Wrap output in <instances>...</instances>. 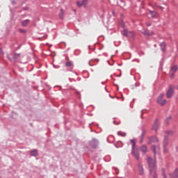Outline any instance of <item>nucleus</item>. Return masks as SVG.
Listing matches in <instances>:
<instances>
[{"mask_svg":"<svg viewBox=\"0 0 178 178\" xmlns=\"http://www.w3.org/2000/svg\"><path fill=\"white\" fill-rule=\"evenodd\" d=\"M147 162L148 164L149 173L152 177L158 178V176L156 175V159L154 158V160H153L152 158L147 157Z\"/></svg>","mask_w":178,"mask_h":178,"instance_id":"1","label":"nucleus"},{"mask_svg":"<svg viewBox=\"0 0 178 178\" xmlns=\"http://www.w3.org/2000/svg\"><path fill=\"white\" fill-rule=\"evenodd\" d=\"M130 143L132 144L131 147V154L138 161L140 159V152H138V150L136 149V140L135 139H131Z\"/></svg>","mask_w":178,"mask_h":178,"instance_id":"2","label":"nucleus"},{"mask_svg":"<svg viewBox=\"0 0 178 178\" xmlns=\"http://www.w3.org/2000/svg\"><path fill=\"white\" fill-rule=\"evenodd\" d=\"M164 97H165V94L161 93L157 97L156 102L157 104H159V105H161V106H163L166 105V103L168 102L166 99H163Z\"/></svg>","mask_w":178,"mask_h":178,"instance_id":"3","label":"nucleus"},{"mask_svg":"<svg viewBox=\"0 0 178 178\" xmlns=\"http://www.w3.org/2000/svg\"><path fill=\"white\" fill-rule=\"evenodd\" d=\"M7 58L10 60V62H17L20 59L19 54H11L7 56Z\"/></svg>","mask_w":178,"mask_h":178,"instance_id":"4","label":"nucleus"},{"mask_svg":"<svg viewBox=\"0 0 178 178\" xmlns=\"http://www.w3.org/2000/svg\"><path fill=\"white\" fill-rule=\"evenodd\" d=\"M88 143L90 147H91L93 149H95V148H98V145H99V140L95 138H93L91 140H89Z\"/></svg>","mask_w":178,"mask_h":178,"instance_id":"5","label":"nucleus"},{"mask_svg":"<svg viewBox=\"0 0 178 178\" xmlns=\"http://www.w3.org/2000/svg\"><path fill=\"white\" fill-rule=\"evenodd\" d=\"M76 5L78 8H87V5H88V0H81L76 2Z\"/></svg>","mask_w":178,"mask_h":178,"instance_id":"6","label":"nucleus"},{"mask_svg":"<svg viewBox=\"0 0 178 178\" xmlns=\"http://www.w3.org/2000/svg\"><path fill=\"white\" fill-rule=\"evenodd\" d=\"M122 34L125 37H129V38H133V37H134V32L129 31L127 29H124Z\"/></svg>","mask_w":178,"mask_h":178,"instance_id":"7","label":"nucleus"},{"mask_svg":"<svg viewBox=\"0 0 178 178\" xmlns=\"http://www.w3.org/2000/svg\"><path fill=\"white\" fill-rule=\"evenodd\" d=\"M158 122H159L158 118H156L152 126V130H153V131H158L159 129V125L158 124Z\"/></svg>","mask_w":178,"mask_h":178,"instance_id":"8","label":"nucleus"},{"mask_svg":"<svg viewBox=\"0 0 178 178\" xmlns=\"http://www.w3.org/2000/svg\"><path fill=\"white\" fill-rule=\"evenodd\" d=\"M168 144H169V136H165L163 143V148H165V147H168Z\"/></svg>","mask_w":178,"mask_h":178,"instance_id":"9","label":"nucleus"},{"mask_svg":"<svg viewBox=\"0 0 178 178\" xmlns=\"http://www.w3.org/2000/svg\"><path fill=\"white\" fill-rule=\"evenodd\" d=\"M175 94V90H168L166 92L167 98H172V95Z\"/></svg>","mask_w":178,"mask_h":178,"instance_id":"10","label":"nucleus"},{"mask_svg":"<svg viewBox=\"0 0 178 178\" xmlns=\"http://www.w3.org/2000/svg\"><path fill=\"white\" fill-rule=\"evenodd\" d=\"M170 178H178V169L176 168L174 172L170 174Z\"/></svg>","mask_w":178,"mask_h":178,"instance_id":"11","label":"nucleus"},{"mask_svg":"<svg viewBox=\"0 0 178 178\" xmlns=\"http://www.w3.org/2000/svg\"><path fill=\"white\" fill-rule=\"evenodd\" d=\"M150 148H151L152 151L154 152V159H156V148H158V146L153 145L151 146Z\"/></svg>","mask_w":178,"mask_h":178,"instance_id":"12","label":"nucleus"},{"mask_svg":"<svg viewBox=\"0 0 178 178\" xmlns=\"http://www.w3.org/2000/svg\"><path fill=\"white\" fill-rule=\"evenodd\" d=\"M138 168L139 175H140V176H142V175H144V168H143V165H141V163H139L138 165Z\"/></svg>","mask_w":178,"mask_h":178,"instance_id":"13","label":"nucleus"},{"mask_svg":"<svg viewBox=\"0 0 178 178\" xmlns=\"http://www.w3.org/2000/svg\"><path fill=\"white\" fill-rule=\"evenodd\" d=\"M31 156H38V150L33 149L30 152Z\"/></svg>","mask_w":178,"mask_h":178,"instance_id":"14","label":"nucleus"},{"mask_svg":"<svg viewBox=\"0 0 178 178\" xmlns=\"http://www.w3.org/2000/svg\"><path fill=\"white\" fill-rule=\"evenodd\" d=\"M140 151L141 152H143V154H146L147 149V146L145 145H143L140 147Z\"/></svg>","mask_w":178,"mask_h":178,"instance_id":"15","label":"nucleus"},{"mask_svg":"<svg viewBox=\"0 0 178 178\" xmlns=\"http://www.w3.org/2000/svg\"><path fill=\"white\" fill-rule=\"evenodd\" d=\"M29 23H30V19H25L22 22V26L26 27V26H27V24H29Z\"/></svg>","mask_w":178,"mask_h":178,"instance_id":"16","label":"nucleus"},{"mask_svg":"<svg viewBox=\"0 0 178 178\" xmlns=\"http://www.w3.org/2000/svg\"><path fill=\"white\" fill-rule=\"evenodd\" d=\"M177 69H178V67L177 65H174L171 67L170 69V72L171 73H175L177 72Z\"/></svg>","mask_w":178,"mask_h":178,"instance_id":"17","label":"nucleus"},{"mask_svg":"<svg viewBox=\"0 0 178 178\" xmlns=\"http://www.w3.org/2000/svg\"><path fill=\"white\" fill-rule=\"evenodd\" d=\"M168 90H178V85H170Z\"/></svg>","mask_w":178,"mask_h":178,"instance_id":"18","label":"nucleus"},{"mask_svg":"<svg viewBox=\"0 0 178 178\" xmlns=\"http://www.w3.org/2000/svg\"><path fill=\"white\" fill-rule=\"evenodd\" d=\"M150 140L152 141V143H158L159 140H158V138L156 136H152L150 137Z\"/></svg>","mask_w":178,"mask_h":178,"instance_id":"19","label":"nucleus"},{"mask_svg":"<svg viewBox=\"0 0 178 178\" xmlns=\"http://www.w3.org/2000/svg\"><path fill=\"white\" fill-rule=\"evenodd\" d=\"M149 15H151L152 17H156V15H158L156 11H152V10H149Z\"/></svg>","mask_w":178,"mask_h":178,"instance_id":"20","label":"nucleus"},{"mask_svg":"<svg viewBox=\"0 0 178 178\" xmlns=\"http://www.w3.org/2000/svg\"><path fill=\"white\" fill-rule=\"evenodd\" d=\"M140 129L142 130V134L140 135V138H144V136H145V134L147 133V130L144 129V127H141Z\"/></svg>","mask_w":178,"mask_h":178,"instance_id":"21","label":"nucleus"},{"mask_svg":"<svg viewBox=\"0 0 178 178\" xmlns=\"http://www.w3.org/2000/svg\"><path fill=\"white\" fill-rule=\"evenodd\" d=\"M161 49L162 51H165V48H166V43L165 42H163L160 44Z\"/></svg>","mask_w":178,"mask_h":178,"instance_id":"22","label":"nucleus"},{"mask_svg":"<svg viewBox=\"0 0 178 178\" xmlns=\"http://www.w3.org/2000/svg\"><path fill=\"white\" fill-rule=\"evenodd\" d=\"M143 34L145 35H154V32H148V31H144L143 32Z\"/></svg>","mask_w":178,"mask_h":178,"instance_id":"23","label":"nucleus"},{"mask_svg":"<svg viewBox=\"0 0 178 178\" xmlns=\"http://www.w3.org/2000/svg\"><path fill=\"white\" fill-rule=\"evenodd\" d=\"M118 136H121L122 137H126L127 134L126 132L122 133V131H118Z\"/></svg>","mask_w":178,"mask_h":178,"instance_id":"24","label":"nucleus"},{"mask_svg":"<svg viewBox=\"0 0 178 178\" xmlns=\"http://www.w3.org/2000/svg\"><path fill=\"white\" fill-rule=\"evenodd\" d=\"M161 172H162L163 177V178H168L167 176H166V172H165V168H162Z\"/></svg>","mask_w":178,"mask_h":178,"instance_id":"25","label":"nucleus"},{"mask_svg":"<svg viewBox=\"0 0 178 178\" xmlns=\"http://www.w3.org/2000/svg\"><path fill=\"white\" fill-rule=\"evenodd\" d=\"M72 61H68V62H67V63H65V66H66L67 67H72Z\"/></svg>","mask_w":178,"mask_h":178,"instance_id":"26","label":"nucleus"},{"mask_svg":"<svg viewBox=\"0 0 178 178\" xmlns=\"http://www.w3.org/2000/svg\"><path fill=\"white\" fill-rule=\"evenodd\" d=\"M165 134H168V136H173V131H165Z\"/></svg>","mask_w":178,"mask_h":178,"instance_id":"27","label":"nucleus"},{"mask_svg":"<svg viewBox=\"0 0 178 178\" xmlns=\"http://www.w3.org/2000/svg\"><path fill=\"white\" fill-rule=\"evenodd\" d=\"M170 120H172V116L168 117V118H166V120H165L166 124H169V122H170Z\"/></svg>","mask_w":178,"mask_h":178,"instance_id":"28","label":"nucleus"},{"mask_svg":"<svg viewBox=\"0 0 178 178\" xmlns=\"http://www.w3.org/2000/svg\"><path fill=\"white\" fill-rule=\"evenodd\" d=\"M143 141H144V138L140 137L139 143H140V144H143Z\"/></svg>","mask_w":178,"mask_h":178,"instance_id":"29","label":"nucleus"},{"mask_svg":"<svg viewBox=\"0 0 178 178\" xmlns=\"http://www.w3.org/2000/svg\"><path fill=\"white\" fill-rule=\"evenodd\" d=\"M60 17L62 19L63 17V9H61L60 14Z\"/></svg>","mask_w":178,"mask_h":178,"instance_id":"30","label":"nucleus"},{"mask_svg":"<svg viewBox=\"0 0 178 178\" xmlns=\"http://www.w3.org/2000/svg\"><path fill=\"white\" fill-rule=\"evenodd\" d=\"M170 77L171 79H173V78L175 77V73L172 72V73L170 74Z\"/></svg>","mask_w":178,"mask_h":178,"instance_id":"31","label":"nucleus"},{"mask_svg":"<svg viewBox=\"0 0 178 178\" xmlns=\"http://www.w3.org/2000/svg\"><path fill=\"white\" fill-rule=\"evenodd\" d=\"M147 144H149V145L152 144V140H151L150 138H149V140L147 142Z\"/></svg>","mask_w":178,"mask_h":178,"instance_id":"32","label":"nucleus"},{"mask_svg":"<svg viewBox=\"0 0 178 178\" xmlns=\"http://www.w3.org/2000/svg\"><path fill=\"white\" fill-rule=\"evenodd\" d=\"M163 152H164L165 154H167V152H168V149H166V147H164Z\"/></svg>","mask_w":178,"mask_h":178,"instance_id":"33","label":"nucleus"},{"mask_svg":"<svg viewBox=\"0 0 178 178\" xmlns=\"http://www.w3.org/2000/svg\"><path fill=\"white\" fill-rule=\"evenodd\" d=\"M19 31L20 33H26V31L23 29H19Z\"/></svg>","mask_w":178,"mask_h":178,"instance_id":"34","label":"nucleus"},{"mask_svg":"<svg viewBox=\"0 0 178 178\" xmlns=\"http://www.w3.org/2000/svg\"><path fill=\"white\" fill-rule=\"evenodd\" d=\"M146 25H147V26H151V23L147 22V23H146Z\"/></svg>","mask_w":178,"mask_h":178,"instance_id":"35","label":"nucleus"},{"mask_svg":"<svg viewBox=\"0 0 178 178\" xmlns=\"http://www.w3.org/2000/svg\"><path fill=\"white\" fill-rule=\"evenodd\" d=\"M76 94L77 95H80V92H79V91H76Z\"/></svg>","mask_w":178,"mask_h":178,"instance_id":"36","label":"nucleus"},{"mask_svg":"<svg viewBox=\"0 0 178 178\" xmlns=\"http://www.w3.org/2000/svg\"><path fill=\"white\" fill-rule=\"evenodd\" d=\"M103 89L106 90V86L104 85V87H103Z\"/></svg>","mask_w":178,"mask_h":178,"instance_id":"37","label":"nucleus"},{"mask_svg":"<svg viewBox=\"0 0 178 178\" xmlns=\"http://www.w3.org/2000/svg\"><path fill=\"white\" fill-rule=\"evenodd\" d=\"M121 2H122V3H124L123 6H124V2L123 1H121Z\"/></svg>","mask_w":178,"mask_h":178,"instance_id":"38","label":"nucleus"},{"mask_svg":"<svg viewBox=\"0 0 178 178\" xmlns=\"http://www.w3.org/2000/svg\"><path fill=\"white\" fill-rule=\"evenodd\" d=\"M159 8L162 10L163 9V7L159 6Z\"/></svg>","mask_w":178,"mask_h":178,"instance_id":"39","label":"nucleus"},{"mask_svg":"<svg viewBox=\"0 0 178 178\" xmlns=\"http://www.w3.org/2000/svg\"><path fill=\"white\" fill-rule=\"evenodd\" d=\"M109 97H111V98H113V97H112V96H111V95H109Z\"/></svg>","mask_w":178,"mask_h":178,"instance_id":"40","label":"nucleus"},{"mask_svg":"<svg viewBox=\"0 0 178 178\" xmlns=\"http://www.w3.org/2000/svg\"><path fill=\"white\" fill-rule=\"evenodd\" d=\"M106 92H108V90H106Z\"/></svg>","mask_w":178,"mask_h":178,"instance_id":"41","label":"nucleus"},{"mask_svg":"<svg viewBox=\"0 0 178 178\" xmlns=\"http://www.w3.org/2000/svg\"><path fill=\"white\" fill-rule=\"evenodd\" d=\"M177 49H178V45H177Z\"/></svg>","mask_w":178,"mask_h":178,"instance_id":"42","label":"nucleus"},{"mask_svg":"<svg viewBox=\"0 0 178 178\" xmlns=\"http://www.w3.org/2000/svg\"><path fill=\"white\" fill-rule=\"evenodd\" d=\"M113 123H115V121H113Z\"/></svg>","mask_w":178,"mask_h":178,"instance_id":"43","label":"nucleus"}]
</instances>
